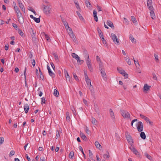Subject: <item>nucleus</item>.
I'll return each mask as SVG.
<instances>
[{
  "instance_id": "28",
  "label": "nucleus",
  "mask_w": 161,
  "mask_h": 161,
  "mask_svg": "<svg viewBox=\"0 0 161 161\" xmlns=\"http://www.w3.org/2000/svg\"><path fill=\"white\" fill-rule=\"evenodd\" d=\"M95 144L97 148L100 149L102 148L100 144L98 142H95Z\"/></svg>"
},
{
  "instance_id": "24",
  "label": "nucleus",
  "mask_w": 161,
  "mask_h": 161,
  "mask_svg": "<svg viewBox=\"0 0 161 161\" xmlns=\"http://www.w3.org/2000/svg\"><path fill=\"white\" fill-rule=\"evenodd\" d=\"M14 8L16 14L20 12V10L17 6H14Z\"/></svg>"
},
{
  "instance_id": "56",
  "label": "nucleus",
  "mask_w": 161,
  "mask_h": 161,
  "mask_svg": "<svg viewBox=\"0 0 161 161\" xmlns=\"http://www.w3.org/2000/svg\"><path fill=\"white\" fill-rule=\"evenodd\" d=\"M85 131L88 134H90V131L89 130L88 128L86 126L85 129Z\"/></svg>"
},
{
  "instance_id": "59",
  "label": "nucleus",
  "mask_w": 161,
  "mask_h": 161,
  "mask_svg": "<svg viewBox=\"0 0 161 161\" xmlns=\"http://www.w3.org/2000/svg\"><path fill=\"white\" fill-rule=\"evenodd\" d=\"M126 61L127 63L129 65H130L131 64V62L130 60V59L129 58H127L126 59Z\"/></svg>"
},
{
  "instance_id": "38",
  "label": "nucleus",
  "mask_w": 161,
  "mask_h": 161,
  "mask_svg": "<svg viewBox=\"0 0 161 161\" xmlns=\"http://www.w3.org/2000/svg\"><path fill=\"white\" fill-rule=\"evenodd\" d=\"M87 67H88L89 69L90 70V71H91V72L92 71L93 69H92V65L91 63L89 64H87Z\"/></svg>"
},
{
  "instance_id": "52",
  "label": "nucleus",
  "mask_w": 161,
  "mask_h": 161,
  "mask_svg": "<svg viewBox=\"0 0 161 161\" xmlns=\"http://www.w3.org/2000/svg\"><path fill=\"white\" fill-rule=\"evenodd\" d=\"M39 72L40 73V78L42 79L43 80L44 78L43 75V74H42L41 70L39 68Z\"/></svg>"
},
{
  "instance_id": "16",
  "label": "nucleus",
  "mask_w": 161,
  "mask_h": 161,
  "mask_svg": "<svg viewBox=\"0 0 161 161\" xmlns=\"http://www.w3.org/2000/svg\"><path fill=\"white\" fill-rule=\"evenodd\" d=\"M85 1L86 7L91 9L92 7L90 2L88 0H85Z\"/></svg>"
},
{
  "instance_id": "43",
  "label": "nucleus",
  "mask_w": 161,
  "mask_h": 161,
  "mask_svg": "<svg viewBox=\"0 0 161 161\" xmlns=\"http://www.w3.org/2000/svg\"><path fill=\"white\" fill-rule=\"evenodd\" d=\"M66 29L67 30V31L68 32L69 34H71L73 33L72 29L69 26V28H67Z\"/></svg>"
},
{
  "instance_id": "30",
  "label": "nucleus",
  "mask_w": 161,
  "mask_h": 161,
  "mask_svg": "<svg viewBox=\"0 0 161 161\" xmlns=\"http://www.w3.org/2000/svg\"><path fill=\"white\" fill-rule=\"evenodd\" d=\"M62 21L64 25V26L66 28H69V26L68 25V23H67L64 20L62 19Z\"/></svg>"
},
{
  "instance_id": "47",
  "label": "nucleus",
  "mask_w": 161,
  "mask_h": 161,
  "mask_svg": "<svg viewBox=\"0 0 161 161\" xmlns=\"http://www.w3.org/2000/svg\"><path fill=\"white\" fill-rule=\"evenodd\" d=\"M74 2L75 4L76 5V8L79 10H80V6L79 5V4H78V2H76L74 1Z\"/></svg>"
},
{
  "instance_id": "18",
  "label": "nucleus",
  "mask_w": 161,
  "mask_h": 161,
  "mask_svg": "<svg viewBox=\"0 0 161 161\" xmlns=\"http://www.w3.org/2000/svg\"><path fill=\"white\" fill-rule=\"evenodd\" d=\"M24 109L25 113H27L29 111V106L28 104H25L24 106Z\"/></svg>"
},
{
  "instance_id": "3",
  "label": "nucleus",
  "mask_w": 161,
  "mask_h": 161,
  "mask_svg": "<svg viewBox=\"0 0 161 161\" xmlns=\"http://www.w3.org/2000/svg\"><path fill=\"white\" fill-rule=\"evenodd\" d=\"M121 114L124 118H130V114L127 111L125 110H122L121 111Z\"/></svg>"
},
{
  "instance_id": "35",
  "label": "nucleus",
  "mask_w": 161,
  "mask_h": 161,
  "mask_svg": "<svg viewBox=\"0 0 161 161\" xmlns=\"http://www.w3.org/2000/svg\"><path fill=\"white\" fill-rule=\"evenodd\" d=\"M76 13L80 19L82 20H84L83 17L81 16V14H80L78 11H76Z\"/></svg>"
},
{
  "instance_id": "23",
  "label": "nucleus",
  "mask_w": 161,
  "mask_h": 161,
  "mask_svg": "<svg viewBox=\"0 0 161 161\" xmlns=\"http://www.w3.org/2000/svg\"><path fill=\"white\" fill-rule=\"evenodd\" d=\"M110 115L111 118L113 119H115V117L114 115V113L113 112L112 110L111 109H110L109 110Z\"/></svg>"
},
{
  "instance_id": "60",
  "label": "nucleus",
  "mask_w": 161,
  "mask_h": 161,
  "mask_svg": "<svg viewBox=\"0 0 161 161\" xmlns=\"http://www.w3.org/2000/svg\"><path fill=\"white\" fill-rule=\"evenodd\" d=\"M97 10L98 12L102 11V8L101 7L99 6L98 5H97Z\"/></svg>"
},
{
  "instance_id": "8",
  "label": "nucleus",
  "mask_w": 161,
  "mask_h": 161,
  "mask_svg": "<svg viewBox=\"0 0 161 161\" xmlns=\"http://www.w3.org/2000/svg\"><path fill=\"white\" fill-rule=\"evenodd\" d=\"M147 5L149 10H152L153 9L152 0H147Z\"/></svg>"
},
{
  "instance_id": "44",
  "label": "nucleus",
  "mask_w": 161,
  "mask_h": 161,
  "mask_svg": "<svg viewBox=\"0 0 161 161\" xmlns=\"http://www.w3.org/2000/svg\"><path fill=\"white\" fill-rule=\"evenodd\" d=\"M74 155V152L73 151L71 152L69 154V158H70L71 159H73V157Z\"/></svg>"
},
{
  "instance_id": "1",
  "label": "nucleus",
  "mask_w": 161,
  "mask_h": 161,
  "mask_svg": "<svg viewBox=\"0 0 161 161\" xmlns=\"http://www.w3.org/2000/svg\"><path fill=\"white\" fill-rule=\"evenodd\" d=\"M16 14L19 23L20 24H23L24 22V20L22 14L20 12Z\"/></svg>"
},
{
  "instance_id": "34",
  "label": "nucleus",
  "mask_w": 161,
  "mask_h": 161,
  "mask_svg": "<svg viewBox=\"0 0 161 161\" xmlns=\"http://www.w3.org/2000/svg\"><path fill=\"white\" fill-rule=\"evenodd\" d=\"M85 80L86 82L87 86L92 85L91 83V80L89 78H87V79H86V80Z\"/></svg>"
},
{
  "instance_id": "26",
  "label": "nucleus",
  "mask_w": 161,
  "mask_h": 161,
  "mask_svg": "<svg viewBox=\"0 0 161 161\" xmlns=\"http://www.w3.org/2000/svg\"><path fill=\"white\" fill-rule=\"evenodd\" d=\"M72 56L74 58H75L76 60L79 59V57L75 53H72L71 54Z\"/></svg>"
},
{
  "instance_id": "2",
  "label": "nucleus",
  "mask_w": 161,
  "mask_h": 161,
  "mask_svg": "<svg viewBox=\"0 0 161 161\" xmlns=\"http://www.w3.org/2000/svg\"><path fill=\"white\" fill-rule=\"evenodd\" d=\"M111 37L115 44H119V42L116 35L112 33L111 34Z\"/></svg>"
},
{
  "instance_id": "48",
  "label": "nucleus",
  "mask_w": 161,
  "mask_h": 161,
  "mask_svg": "<svg viewBox=\"0 0 161 161\" xmlns=\"http://www.w3.org/2000/svg\"><path fill=\"white\" fill-rule=\"evenodd\" d=\"M53 55L55 58V59L56 61L58 62L59 61V59L58 56L57 54H56L55 53H54L53 54Z\"/></svg>"
},
{
  "instance_id": "21",
  "label": "nucleus",
  "mask_w": 161,
  "mask_h": 161,
  "mask_svg": "<svg viewBox=\"0 0 161 161\" xmlns=\"http://www.w3.org/2000/svg\"><path fill=\"white\" fill-rule=\"evenodd\" d=\"M140 116L142 119H144L145 121H146V122H148V121H149V119L147 117L144 116L142 114H140Z\"/></svg>"
},
{
  "instance_id": "45",
  "label": "nucleus",
  "mask_w": 161,
  "mask_h": 161,
  "mask_svg": "<svg viewBox=\"0 0 161 161\" xmlns=\"http://www.w3.org/2000/svg\"><path fill=\"white\" fill-rule=\"evenodd\" d=\"M84 57L85 58H86L89 57V55L87 53L86 51H84Z\"/></svg>"
},
{
  "instance_id": "4",
  "label": "nucleus",
  "mask_w": 161,
  "mask_h": 161,
  "mask_svg": "<svg viewBox=\"0 0 161 161\" xmlns=\"http://www.w3.org/2000/svg\"><path fill=\"white\" fill-rule=\"evenodd\" d=\"M43 11L46 14L50 13L51 9L48 6L43 5Z\"/></svg>"
},
{
  "instance_id": "46",
  "label": "nucleus",
  "mask_w": 161,
  "mask_h": 161,
  "mask_svg": "<svg viewBox=\"0 0 161 161\" xmlns=\"http://www.w3.org/2000/svg\"><path fill=\"white\" fill-rule=\"evenodd\" d=\"M65 77L67 80H68L70 83H71L72 82L71 78L70 77L69 75H68V76H66Z\"/></svg>"
},
{
  "instance_id": "32",
  "label": "nucleus",
  "mask_w": 161,
  "mask_h": 161,
  "mask_svg": "<svg viewBox=\"0 0 161 161\" xmlns=\"http://www.w3.org/2000/svg\"><path fill=\"white\" fill-rule=\"evenodd\" d=\"M31 29L32 32V34H31V36L32 37V40L35 41L36 39V38L35 37V31L32 29V28H31Z\"/></svg>"
},
{
  "instance_id": "49",
  "label": "nucleus",
  "mask_w": 161,
  "mask_h": 161,
  "mask_svg": "<svg viewBox=\"0 0 161 161\" xmlns=\"http://www.w3.org/2000/svg\"><path fill=\"white\" fill-rule=\"evenodd\" d=\"M33 19L35 22L37 23H39L40 21V18H36L35 17Z\"/></svg>"
},
{
  "instance_id": "19",
  "label": "nucleus",
  "mask_w": 161,
  "mask_h": 161,
  "mask_svg": "<svg viewBox=\"0 0 161 161\" xmlns=\"http://www.w3.org/2000/svg\"><path fill=\"white\" fill-rule=\"evenodd\" d=\"M71 38L73 40L74 42H76V37L75 36L74 34L73 33V32L71 34H69Z\"/></svg>"
},
{
  "instance_id": "9",
  "label": "nucleus",
  "mask_w": 161,
  "mask_h": 161,
  "mask_svg": "<svg viewBox=\"0 0 161 161\" xmlns=\"http://www.w3.org/2000/svg\"><path fill=\"white\" fill-rule=\"evenodd\" d=\"M47 68L48 70V73H49V75L52 77V78L54 77L55 76V75L53 73L50 67H49L48 65H47Z\"/></svg>"
},
{
  "instance_id": "39",
  "label": "nucleus",
  "mask_w": 161,
  "mask_h": 161,
  "mask_svg": "<svg viewBox=\"0 0 161 161\" xmlns=\"http://www.w3.org/2000/svg\"><path fill=\"white\" fill-rule=\"evenodd\" d=\"M88 151L89 157L91 159H92L93 158V154L91 151L90 150H88Z\"/></svg>"
},
{
  "instance_id": "42",
  "label": "nucleus",
  "mask_w": 161,
  "mask_h": 161,
  "mask_svg": "<svg viewBox=\"0 0 161 161\" xmlns=\"http://www.w3.org/2000/svg\"><path fill=\"white\" fill-rule=\"evenodd\" d=\"M130 39L132 42L134 43H136V39H135L132 36H130Z\"/></svg>"
},
{
  "instance_id": "31",
  "label": "nucleus",
  "mask_w": 161,
  "mask_h": 161,
  "mask_svg": "<svg viewBox=\"0 0 161 161\" xmlns=\"http://www.w3.org/2000/svg\"><path fill=\"white\" fill-rule=\"evenodd\" d=\"M140 136L143 140L146 138V136L144 132L142 131L140 133Z\"/></svg>"
},
{
  "instance_id": "54",
  "label": "nucleus",
  "mask_w": 161,
  "mask_h": 161,
  "mask_svg": "<svg viewBox=\"0 0 161 161\" xmlns=\"http://www.w3.org/2000/svg\"><path fill=\"white\" fill-rule=\"evenodd\" d=\"M15 153V152L14 150H12L10 151L9 153V157H11L14 155Z\"/></svg>"
},
{
  "instance_id": "50",
  "label": "nucleus",
  "mask_w": 161,
  "mask_h": 161,
  "mask_svg": "<svg viewBox=\"0 0 161 161\" xmlns=\"http://www.w3.org/2000/svg\"><path fill=\"white\" fill-rule=\"evenodd\" d=\"M97 121L94 118H92V122L94 125H96L97 123Z\"/></svg>"
},
{
  "instance_id": "6",
  "label": "nucleus",
  "mask_w": 161,
  "mask_h": 161,
  "mask_svg": "<svg viewBox=\"0 0 161 161\" xmlns=\"http://www.w3.org/2000/svg\"><path fill=\"white\" fill-rule=\"evenodd\" d=\"M117 70L120 74L123 75H124V77L125 78H126L128 77V75L125 72V70L121 69V68H118Z\"/></svg>"
},
{
  "instance_id": "51",
  "label": "nucleus",
  "mask_w": 161,
  "mask_h": 161,
  "mask_svg": "<svg viewBox=\"0 0 161 161\" xmlns=\"http://www.w3.org/2000/svg\"><path fill=\"white\" fill-rule=\"evenodd\" d=\"M76 60H77V62L79 64H83V63L84 62V61L83 60H80V57H79V59H78H78H77Z\"/></svg>"
},
{
  "instance_id": "63",
  "label": "nucleus",
  "mask_w": 161,
  "mask_h": 161,
  "mask_svg": "<svg viewBox=\"0 0 161 161\" xmlns=\"http://www.w3.org/2000/svg\"><path fill=\"white\" fill-rule=\"evenodd\" d=\"M64 73L65 75V76H68V75H69L67 71L65 69H64Z\"/></svg>"
},
{
  "instance_id": "62",
  "label": "nucleus",
  "mask_w": 161,
  "mask_h": 161,
  "mask_svg": "<svg viewBox=\"0 0 161 161\" xmlns=\"http://www.w3.org/2000/svg\"><path fill=\"white\" fill-rule=\"evenodd\" d=\"M41 104H42V103H45V98H44V97H42V98H41Z\"/></svg>"
},
{
  "instance_id": "20",
  "label": "nucleus",
  "mask_w": 161,
  "mask_h": 161,
  "mask_svg": "<svg viewBox=\"0 0 161 161\" xmlns=\"http://www.w3.org/2000/svg\"><path fill=\"white\" fill-rule=\"evenodd\" d=\"M144 155L145 156H146L148 159H149L151 161H153V158L152 157L149 155V154H148L147 153H145L144 154Z\"/></svg>"
},
{
  "instance_id": "17",
  "label": "nucleus",
  "mask_w": 161,
  "mask_h": 161,
  "mask_svg": "<svg viewBox=\"0 0 161 161\" xmlns=\"http://www.w3.org/2000/svg\"><path fill=\"white\" fill-rule=\"evenodd\" d=\"M100 70L101 71V74L103 78L104 79L106 78V75L104 70V69Z\"/></svg>"
},
{
  "instance_id": "22",
  "label": "nucleus",
  "mask_w": 161,
  "mask_h": 161,
  "mask_svg": "<svg viewBox=\"0 0 161 161\" xmlns=\"http://www.w3.org/2000/svg\"><path fill=\"white\" fill-rule=\"evenodd\" d=\"M126 137L127 141H131L132 140V138L131 136L128 134V133H127L126 134H125Z\"/></svg>"
},
{
  "instance_id": "61",
  "label": "nucleus",
  "mask_w": 161,
  "mask_h": 161,
  "mask_svg": "<svg viewBox=\"0 0 161 161\" xmlns=\"http://www.w3.org/2000/svg\"><path fill=\"white\" fill-rule=\"evenodd\" d=\"M153 80H157V77L156 75L154 73L153 74Z\"/></svg>"
},
{
  "instance_id": "13",
  "label": "nucleus",
  "mask_w": 161,
  "mask_h": 161,
  "mask_svg": "<svg viewBox=\"0 0 161 161\" xmlns=\"http://www.w3.org/2000/svg\"><path fill=\"white\" fill-rule=\"evenodd\" d=\"M107 24L109 27H111L112 29H114V26L112 22L110 20H107Z\"/></svg>"
},
{
  "instance_id": "25",
  "label": "nucleus",
  "mask_w": 161,
  "mask_h": 161,
  "mask_svg": "<svg viewBox=\"0 0 161 161\" xmlns=\"http://www.w3.org/2000/svg\"><path fill=\"white\" fill-rule=\"evenodd\" d=\"M103 158L105 159H107V158H108L110 156L109 155V153L108 151H107V153L106 154H104L103 155Z\"/></svg>"
},
{
  "instance_id": "64",
  "label": "nucleus",
  "mask_w": 161,
  "mask_h": 161,
  "mask_svg": "<svg viewBox=\"0 0 161 161\" xmlns=\"http://www.w3.org/2000/svg\"><path fill=\"white\" fill-rule=\"evenodd\" d=\"M154 57H155V59L157 62L158 61V56L157 55H156L155 54H154Z\"/></svg>"
},
{
  "instance_id": "55",
  "label": "nucleus",
  "mask_w": 161,
  "mask_h": 161,
  "mask_svg": "<svg viewBox=\"0 0 161 161\" xmlns=\"http://www.w3.org/2000/svg\"><path fill=\"white\" fill-rule=\"evenodd\" d=\"M73 74L74 77V78L77 81H79V80L77 76L76 75V74L74 73H73Z\"/></svg>"
},
{
  "instance_id": "33",
  "label": "nucleus",
  "mask_w": 161,
  "mask_h": 161,
  "mask_svg": "<svg viewBox=\"0 0 161 161\" xmlns=\"http://www.w3.org/2000/svg\"><path fill=\"white\" fill-rule=\"evenodd\" d=\"M66 119L67 121L69 122L70 121L69 119L70 118L69 113L68 112H67L66 113Z\"/></svg>"
},
{
  "instance_id": "15",
  "label": "nucleus",
  "mask_w": 161,
  "mask_h": 161,
  "mask_svg": "<svg viewBox=\"0 0 161 161\" xmlns=\"http://www.w3.org/2000/svg\"><path fill=\"white\" fill-rule=\"evenodd\" d=\"M149 10L151 11L150 12V14L151 17V18L153 19H154L155 18V15L154 13L153 8V9Z\"/></svg>"
},
{
  "instance_id": "27",
  "label": "nucleus",
  "mask_w": 161,
  "mask_h": 161,
  "mask_svg": "<svg viewBox=\"0 0 161 161\" xmlns=\"http://www.w3.org/2000/svg\"><path fill=\"white\" fill-rule=\"evenodd\" d=\"M88 86L89 87V88L90 91L91 92L92 94H93L94 93V90L93 86L92 85H91Z\"/></svg>"
},
{
  "instance_id": "29",
  "label": "nucleus",
  "mask_w": 161,
  "mask_h": 161,
  "mask_svg": "<svg viewBox=\"0 0 161 161\" xmlns=\"http://www.w3.org/2000/svg\"><path fill=\"white\" fill-rule=\"evenodd\" d=\"M99 69L100 70H101L102 69H104L103 68V64L101 61H100V62H99Z\"/></svg>"
},
{
  "instance_id": "53",
  "label": "nucleus",
  "mask_w": 161,
  "mask_h": 161,
  "mask_svg": "<svg viewBox=\"0 0 161 161\" xmlns=\"http://www.w3.org/2000/svg\"><path fill=\"white\" fill-rule=\"evenodd\" d=\"M60 134L59 133V132L58 130H57L56 132V139H58V138H59L60 137Z\"/></svg>"
},
{
  "instance_id": "11",
  "label": "nucleus",
  "mask_w": 161,
  "mask_h": 161,
  "mask_svg": "<svg viewBox=\"0 0 161 161\" xmlns=\"http://www.w3.org/2000/svg\"><path fill=\"white\" fill-rule=\"evenodd\" d=\"M97 30L100 38H101L102 40H104V38L103 36V34L101 30L99 29V28H97Z\"/></svg>"
},
{
  "instance_id": "12",
  "label": "nucleus",
  "mask_w": 161,
  "mask_h": 161,
  "mask_svg": "<svg viewBox=\"0 0 161 161\" xmlns=\"http://www.w3.org/2000/svg\"><path fill=\"white\" fill-rule=\"evenodd\" d=\"M150 88L151 86H148L147 84H145L143 87L144 91L147 93V92L149 91Z\"/></svg>"
},
{
  "instance_id": "37",
  "label": "nucleus",
  "mask_w": 161,
  "mask_h": 161,
  "mask_svg": "<svg viewBox=\"0 0 161 161\" xmlns=\"http://www.w3.org/2000/svg\"><path fill=\"white\" fill-rule=\"evenodd\" d=\"M131 19L133 23L136 24L137 21L135 18L134 16H131Z\"/></svg>"
},
{
  "instance_id": "10",
  "label": "nucleus",
  "mask_w": 161,
  "mask_h": 161,
  "mask_svg": "<svg viewBox=\"0 0 161 161\" xmlns=\"http://www.w3.org/2000/svg\"><path fill=\"white\" fill-rule=\"evenodd\" d=\"M18 3L19 7L24 12L25 11L24 6L22 3H21L20 0H17Z\"/></svg>"
},
{
  "instance_id": "58",
  "label": "nucleus",
  "mask_w": 161,
  "mask_h": 161,
  "mask_svg": "<svg viewBox=\"0 0 161 161\" xmlns=\"http://www.w3.org/2000/svg\"><path fill=\"white\" fill-rule=\"evenodd\" d=\"M18 33L21 35V36H24V34L21 30L20 29L19 30Z\"/></svg>"
},
{
  "instance_id": "41",
  "label": "nucleus",
  "mask_w": 161,
  "mask_h": 161,
  "mask_svg": "<svg viewBox=\"0 0 161 161\" xmlns=\"http://www.w3.org/2000/svg\"><path fill=\"white\" fill-rule=\"evenodd\" d=\"M134 61L136 68H138L139 69V67H140V65L138 61H136L135 59H134Z\"/></svg>"
},
{
  "instance_id": "40",
  "label": "nucleus",
  "mask_w": 161,
  "mask_h": 161,
  "mask_svg": "<svg viewBox=\"0 0 161 161\" xmlns=\"http://www.w3.org/2000/svg\"><path fill=\"white\" fill-rule=\"evenodd\" d=\"M80 136L81 137L83 140H86V137L83 133H80Z\"/></svg>"
},
{
  "instance_id": "5",
  "label": "nucleus",
  "mask_w": 161,
  "mask_h": 161,
  "mask_svg": "<svg viewBox=\"0 0 161 161\" xmlns=\"http://www.w3.org/2000/svg\"><path fill=\"white\" fill-rule=\"evenodd\" d=\"M143 123L141 121H139L138 122L137 128V130L139 132H142L143 130Z\"/></svg>"
},
{
  "instance_id": "14",
  "label": "nucleus",
  "mask_w": 161,
  "mask_h": 161,
  "mask_svg": "<svg viewBox=\"0 0 161 161\" xmlns=\"http://www.w3.org/2000/svg\"><path fill=\"white\" fill-rule=\"evenodd\" d=\"M93 17L94 18V19L95 20L96 22L98 21V18L97 16V12L96 10L94 9L93 11Z\"/></svg>"
},
{
  "instance_id": "7",
  "label": "nucleus",
  "mask_w": 161,
  "mask_h": 161,
  "mask_svg": "<svg viewBox=\"0 0 161 161\" xmlns=\"http://www.w3.org/2000/svg\"><path fill=\"white\" fill-rule=\"evenodd\" d=\"M129 148L138 157L140 156L139 152L135 149L134 147H129Z\"/></svg>"
},
{
  "instance_id": "57",
  "label": "nucleus",
  "mask_w": 161,
  "mask_h": 161,
  "mask_svg": "<svg viewBox=\"0 0 161 161\" xmlns=\"http://www.w3.org/2000/svg\"><path fill=\"white\" fill-rule=\"evenodd\" d=\"M86 64L91 63V60L89 59V57L86 58Z\"/></svg>"
},
{
  "instance_id": "36",
  "label": "nucleus",
  "mask_w": 161,
  "mask_h": 161,
  "mask_svg": "<svg viewBox=\"0 0 161 161\" xmlns=\"http://www.w3.org/2000/svg\"><path fill=\"white\" fill-rule=\"evenodd\" d=\"M59 93L58 91L56 89H54V90L53 95L56 97H58Z\"/></svg>"
}]
</instances>
